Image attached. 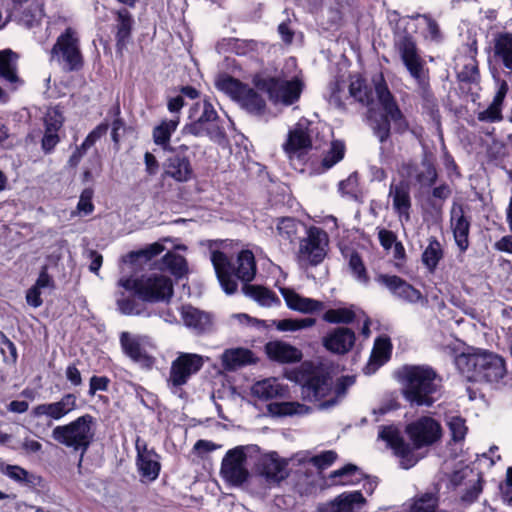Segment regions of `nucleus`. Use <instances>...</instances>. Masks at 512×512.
<instances>
[{
	"instance_id": "obj_42",
	"label": "nucleus",
	"mask_w": 512,
	"mask_h": 512,
	"mask_svg": "<svg viewBox=\"0 0 512 512\" xmlns=\"http://www.w3.org/2000/svg\"><path fill=\"white\" fill-rule=\"evenodd\" d=\"M17 56L11 50L0 51V79L14 85L19 82L16 73Z\"/></svg>"
},
{
	"instance_id": "obj_4",
	"label": "nucleus",
	"mask_w": 512,
	"mask_h": 512,
	"mask_svg": "<svg viewBox=\"0 0 512 512\" xmlns=\"http://www.w3.org/2000/svg\"><path fill=\"white\" fill-rule=\"evenodd\" d=\"M454 363L469 381L497 382L506 373L504 360L487 350L469 347L456 355Z\"/></svg>"
},
{
	"instance_id": "obj_25",
	"label": "nucleus",
	"mask_w": 512,
	"mask_h": 512,
	"mask_svg": "<svg viewBox=\"0 0 512 512\" xmlns=\"http://www.w3.org/2000/svg\"><path fill=\"white\" fill-rule=\"evenodd\" d=\"M164 176L170 177L177 182H188L193 177L190 159L180 152L169 156L164 163Z\"/></svg>"
},
{
	"instance_id": "obj_60",
	"label": "nucleus",
	"mask_w": 512,
	"mask_h": 512,
	"mask_svg": "<svg viewBox=\"0 0 512 512\" xmlns=\"http://www.w3.org/2000/svg\"><path fill=\"white\" fill-rule=\"evenodd\" d=\"M92 197H93V190L90 188L84 189L80 195V199L77 205V209L80 213H83L84 215L90 214L93 209V203H92Z\"/></svg>"
},
{
	"instance_id": "obj_43",
	"label": "nucleus",
	"mask_w": 512,
	"mask_h": 512,
	"mask_svg": "<svg viewBox=\"0 0 512 512\" xmlns=\"http://www.w3.org/2000/svg\"><path fill=\"white\" fill-rule=\"evenodd\" d=\"M443 258L441 243L435 238L428 239V245L422 253V263L430 273H433Z\"/></svg>"
},
{
	"instance_id": "obj_63",
	"label": "nucleus",
	"mask_w": 512,
	"mask_h": 512,
	"mask_svg": "<svg viewBox=\"0 0 512 512\" xmlns=\"http://www.w3.org/2000/svg\"><path fill=\"white\" fill-rule=\"evenodd\" d=\"M378 239H379L381 246L385 250H390L393 247V245L397 242L396 235L392 231L387 230V229L379 230Z\"/></svg>"
},
{
	"instance_id": "obj_6",
	"label": "nucleus",
	"mask_w": 512,
	"mask_h": 512,
	"mask_svg": "<svg viewBox=\"0 0 512 512\" xmlns=\"http://www.w3.org/2000/svg\"><path fill=\"white\" fill-rule=\"evenodd\" d=\"M373 81L375 94L378 104L382 109V113L378 116L370 109L369 120L375 136L380 142H384L388 139L390 134V121L394 123L398 131L406 130L407 123L385 84L383 77L380 75Z\"/></svg>"
},
{
	"instance_id": "obj_46",
	"label": "nucleus",
	"mask_w": 512,
	"mask_h": 512,
	"mask_svg": "<svg viewBox=\"0 0 512 512\" xmlns=\"http://www.w3.org/2000/svg\"><path fill=\"white\" fill-rule=\"evenodd\" d=\"M306 229L304 224L290 217L281 218L277 223L278 234L290 242L297 238L300 231L304 230L306 232Z\"/></svg>"
},
{
	"instance_id": "obj_1",
	"label": "nucleus",
	"mask_w": 512,
	"mask_h": 512,
	"mask_svg": "<svg viewBox=\"0 0 512 512\" xmlns=\"http://www.w3.org/2000/svg\"><path fill=\"white\" fill-rule=\"evenodd\" d=\"M295 379L301 386L303 400L315 403L319 410L336 407L355 383L354 376L334 380L324 369L307 362L297 370Z\"/></svg>"
},
{
	"instance_id": "obj_17",
	"label": "nucleus",
	"mask_w": 512,
	"mask_h": 512,
	"mask_svg": "<svg viewBox=\"0 0 512 512\" xmlns=\"http://www.w3.org/2000/svg\"><path fill=\"white\" fill-rule=\"evenodd\" d=\"M246 460V448L243 446H237L227 451L222 459L220 469L223 480L234 487L243 485L249 476Z\"/></svg>"
},
{
	"instance_id": "obj_14",
	"label": "nucleus",
	"mask_w": 512,
	"mask_h": 512,
	"mask_svg": "<svg viewBox=\"0 0 512 512\" xmlns=\"http://www.w3.org/2000/svg\"><path fill=\"white\" fill-rule=\"evenodd\" d=\"M51 57L66 71H78L82 68L83 57L79 38L74 29L69 27L60 34L52 48Z\"/></svg>"
},
{
	"instance_id": "obj_15",
	"label": "nucleus",
	"mask_w": 512,
	"mask_h": 512,
	"mask_svg": "<svg viewBox=\"0 0 512 512\" xmlns=\"http://www.w3.org/2000/svg\"><path fill=\"white\" fill-rule=\"evenodd\" d=\"M204 362V357L199 354L178 353L177 357L171 363L169 378L167 380L172 393L180 395L182 386L187 384L189 379L200 371Z\"/></svg>"
},
{
	"instance_id": "obj_32",
	"label": "nucleus",
	"mask_w": 512,
	"mask_h": 512,
	"mask_svg": "<svg viewBox=\"0 0 512 512\" xmlns=\"http://www.w3.org/2000/svg\"><path fill=\"white\" fill-rule=\"evenodd\" d=\"M265 351L270 359L280 363L297 362L302 357L299 349L282 341L268 342Z\"/></svg>"
},
{
	"instance_id": "obj_19",
	"label": "nucleus",
	"mask_w": 512,
	"mask_h": 512,
	"mask_svg": "<svg viewBox=\"0 0 512 512\" xmlns=\"http://www.w3.org/2000/svg\"><path fill=\"white\" fill-rule=\"evenodd\" d=\"M477 53V41L476 39H470L456 55L454 59L455 70L461 82L476 83L479 80Z\"/></svg>"
},
{
	"instance_id": "obj_13",
	"label": "nucleus",
	"mask_w": 512,
	"mask_h": 512,
	"mask_svg": "<svg viewBox=\"0 0 512 512\" xmlns=\"http://www.w3.org/2000/svg\"><path fill=\"white\" fill-rule=\"evenodd\" d=\"M328 243V234L323 229L309 227L299 243L298 263L303 267L319 265L326 256Z\"/></svg>"
},
{
	"instance_id": "obj_31",
	"label": "nucleus",
	"mask_w": 512,
	"mask_h": 512,
	"mask_svg": "<svg viewBox=\"0 0 512 512\" xmlns=\"http://www.w3.org/2000/svg\"><path fill=\"white\" fill-rule=\"evenodd\" d=\"M392 345L387 337H379L375 340L369 362L364 368L367 375L375 373L382 365H384L391 356Z\"/></svg>"
},
{
	"instance_id": "obj_45",
	"label": "nucleus",
	"mask_w": 512,
	"mask_h": 512,
	"mask_svg": "<svg viewBox=\"0 0 512 512\" xmlns=\"http://www.w3.org/2000/svg\"><path fill=\"white\" fill-rule=\"evenodd\" d=\"M329 478L333 484L352 485L362 478V474L353 464H347L341 469L333 471Z\"/></svg>"
},
{
	"instance_id": "obj_34",
	"label": "nucleus",
	"mask_w": 512,
	"mask_h": 512,
	"mask_svg": "<svg viewBox=\"0 0 512 512\" xmlns=\"http://www.w3.org/2000/svg\"><path fill=\"white\" fill-rule=\"evenodd\" d=\"M494 57L512 72V34L499 33L494 39Z\"/></svg>"
},
{
	"instance_id": "obj_57",
	"label": "nucleus",
	"mask_w": 512,
	"mask_h": 512,
	"mask_svg": "<svg viewBox=\"0 0 512 512\" xmlns=\"http://www.w3.org/2000/svg\"><path fill=\"white\" fill-rule=\"evenodd\" d=\"M0 350L4 357V361L15 363L17 360V349L14 343L0 331Z\"/></svg>"
},
{
	"instance_id": "obj_21",
	"label": "nucleus",
	"mask_w": 512,
	"mask_h": 512,
	"mask_svg": "<svg viewBox=\"0 0 512 512\" xmlns=\"http://www.w3.org/2000/svg\"><path fill=\"white\" fill-rule=\"evenodd\" d=\"M403 64L411 77L417 82L422 90H425L428 82L424 73V66L421 57L417 52L415 42L409 36H403L397 43Z\"/></svg>"
},
{
	"instance_id": "obj_11",
	"label": "nucleus",
	"mask_w": 512,
	"mask_h": 512,
	"mask_svg": "<svg viewBox=\"0 0 512 512\" xmlns=\"http://www.w3.org/2000/svg\"><path fill=\"white\" fill-rule=\"evenodd\" d=\"M322 139L318 125L301 118L288 132L283 149L289 159H302L311 149H320Z\"/></svg>"
},
{
	"instance_id": "obj_59",
	"label": "nucleus",
	"mask_w": 512,
	"mask_h": 512,
	"mask_svg": "<svg viewBox=\"0 0 512 512\" xmlns=\"http://www.w3.org/2000/svg\"><path fill=\"white\" fill-rule=\"evenodd\" d=\"M262 46L263 44L255 40H236L234 49L239 55H247L259 51Z\"/></svg>"
},
{
	"instance_id": "obj_18",
	"label": "nucleus",
	"mask_w": 512,
	"mask_h": 512,
	"mask_svg": "<svg viewBox=\"0 0 512 512\" xmlns=\"http://www.w3.org/2000/svg\"><path fill=\"white\" fill-rule=\"evenodd\" d=\"M120 345L124 354L134 363L147 369L153 366L154 358L150 353L153 345L147 336L122 332Z\"/></svg>"
},
{
	"instance_id": "obj_55",
	"label": "nucleus",
	"mask_w": 512,
	"mask_h": 512,
	"mask_svg": "<svg viewBox=\"0 0 512 512\" xmlns=\"http://www.w3.org/2000/svg\"><path fill=\"white\" fill-rule=\"evenodd\" d=\"M349 267L355 279L362 285L368 286L369 276L361 257L357 253H352L349 259Z\"/></svg>"
},
{
	"instance_id": "obj_41",
	"label": "nucleus",
	"mask_w": 512,
	"mask_h": 512,
	"mask_svg": "<svg viewBox=\"0 0 512 512\" xmlns=\"http://www.w3.org/2000/svg\"><path fill=\"white\" fill-rule=\"evenodd\" d=\"M359 309L355 305H344L328 309L322 319L330 324H350L357 317Z\"/></svg>"
},
{
	"instance_id": "obj_38",
	"label": "nucleus",
	"mask_w": 512,
	"mask_h": 512,
	"mask_svg": "<svg viewBox=\"0 0 512 512\" xmlns=\"http://www.w3.org/2000/svg\"><path fill=\"white\" fill-rule=\"evenodd\" d=\"M179 125V116L174 115L171 119L161 121L159 125L153 129V141L156 145L167 150L170 145V138Z\"/></svg>"
},
{
	"instance_id": "obj_23",
	"label": "nucleus",
	"mask_w": 512,
	"mask_h": 512,
	"mask_svg": "<svg viewBox=\"0 0 512 512\" xmlns=\"http://www.w3.org/2000/svg\"><path fill=\"white\" fill-rule=\"evenodd\" d=\"M77 407V397L72 393L65 394L59 401L43 403L32 409V415L36 418L47 417L51 420H61Z\"/></svg>"
},
{
	"instance_id": "obj_56",
	"label": "nucleus",
	"mask_w": 512,
	"mask_h": 512,
	"mask_svg": "<svg viewBox=\"0 0 512 512\" xmlns=\"http://www.w3.org/2000/svg\"><path fill=\"white\" fill-rule=\"evenodd\" d=\"M415 19L418 20L419 25H425L427 29V33L425 34L426 38H429L433 41H439L441 38L439 26L435 20H433L428 15H420L417 14Z\"/></svg>"
},
{
	"instance_id": "obj_28",
	"label": "nucleus",
	"mask_w": 512,
	"mask_h": 512,
	"mask_svg": "<svg viewBox=\"0 0 512 512\" xmlns=\"http://www.w3.org/2000/svg\"><path fill=\"white\" fill-rule=\"evenodd\" d=\"M251 395L260 401H268L275 398H284L289 393V387L271 377L259 380L251 386Z\"/></svg>"
},
{
	"instance_id": "obj_44",
	"label": "nucleus",
	"mask_w": 512,
	"mask_h": 512,
	"mask_svg": "<svg viewBox=\"0 0 512 512\" xmlns=\"http://www.w3.org/2000/svg\"><path fill=\"white\" fill-rule=\"evenodd\" d=\"M133 19L131 14L127 9H120L117 12V19H116V40H117V46L119 49H122L131 34Z\"/></svg>"
},
{
	"instance_id": "obj_12",
	"label": "nucleus",
	"mask_w": 512,
	"mask_h": 512,
	"mask_svg": "<svg viewBox=\"0 0 512 512\" xmlns=\"http://www.w3.org/2000/svg\"><path fill=\"white\" fill-rule=\"evenodd\" d=\"M350 98L367 106L373 103L372 90L359 75L352 76L349 83L344 79H336L329 86L328 100L331 105L343 108Z\"/></svg>"
},
{
	"instance_id": "obj_30",
	"label": "nucleus",
	"mask_w": 512,
	"mask_h": 512,
	"mask_svg": "<svg viewBox=\"0 0 512 512\" xmlns=\"http://www.w3.org/2000/svg\"><path fill=\"white\" fill-rule=\"evenodd\" d=\"M450 221L455 243L460 251L464 252L469 246L468 236L470 231V221L464 215L462 206L454 205L452 207Z\"/></svg>"
},
{
	"instance_id": "obj_10",
	"label": "nucleus",
	"mask_w": 512,
	"mask_h": 512,
	"mask_svg": "<svg viewBox=\"0 0 512 512\" xmlns=\"http://www.w3.org/2000/svg\"><path fill=\"white\" fill-rule=\"evenodd\" d=\"M93 424L94 418L85 414L66 425L56 426L52 430V438L55 441L75 451H80L79 466L93 441Z\"/></svg>"
},
{
	"instance_id": "obj_47",
	"label": "nucleus",
	"mask_w": 512,
	"mask_h": 512,
	"mask_svg": "<svg viewBox=\"0 0 512 512\" xmlns=\"http://www.w3.org/2000/svg\"><path fill=\"white\" fill-rule=\"evenodd\" d=\"M1 472L21 486L31 487L35 485L36 477L18 465H5Z\"/></svg>"
},
{
	"instance_id": "obj_24",
	"label": "nucleus",
	"mask_w": 512,
	"mask_h": 512,
	"mask_svg": "<svg viewBox=\"0 0 512 512\" xmlns=\"http://www.w3.org/2000/svg\"><path fill=\"white\" fill-rule=\"evenodd\" d=\"M356 335L353 330L347 327H337L330 330L322 340L326 350L334 354H346L354 346Z\"/></svg>"
},
{
	"instance_id": "obj_5",
	"label": "nucleus",
	"mask_w": 512,
	"mask_h": 512,
	"mask_svg": "<svg viewBox=\"0 0 512 512\" xmlns=\"http://www.w3.org/2000/svg\"><path fill=\"white\" fill-rule=\"evenodd\" d=\"M211 262L217 279L226 294H233L237 290L238 284L236 279L250 282L256 274L255 258L249 250H242L238 254L236 265L232 264L221 251H213L211 253Z\"/></svg>"
},
{
	"instance_id": "obj_64",
	"label": "nucleus",
	"mask_w": 512,
	"mask_h": 512,
	"mask_svg": "<svg viewBox=\"0 0 512 512\" xmlns=\"http://www.w3.org/2000/svg\"><path fill=\"white\" fill-rule=\"evenodd\" d=\"M58 132L46 131L42 139V148L45 152H51L59 142Z\"/></svg>"
},
{
	"instance_id": "obj_35",
	"label": "nucleus",
	"mask_w": 512,
	"mask_h": 512,
	"mask_svg": "<svg viewBox=\"0 0 512 512\" xmlns=\"http://www.w3.org/2000/svg\"><path fill=\"white\" fill-rule=\"evenodd\" d=\"M260 472L268 481L280 482L286 476L285 463L279 460L276 453L270 454L262 459Z\"/></svg>"
},
{
	"instance_id": "obj_48",
	"label": "nucleus",
	"mask_w": 512,
	"mask_h": 512,
	"mask_svg": "<svg viewBox=\"0 0 512 512\" xmlns=\"http://www.w3.org/2000/svg\"><path fill=\"white\" fill-rule=\"evenodd\" d=\"M116 302L118 309L122 314L144 317H148L150 315L142 304L138 303L133 298L126 297L123 292L116 294Z\"/></svg>"
},
{
	"instance_id": "obj_61",
	"label": "nucleus",
	"mask_w": 512,
	"mask_h": 512,
	"mask_svg": "<svg viewBox=\"0 0 512 512\" xmlns=\"http://www.w3.org/2000/svg\"><path fill=\"white\" fill-rule=\"evenodd\" d=\"M63 118L57 111H49L45 117V130L58 132L62 127Z\"/></svg>"
},
{
	"instance_id": "obj_27",
	"label": "nucleus",
	"mask_w": 512,
	"mask_h": 512,
	"mask_svg": "<svg viewBox=\"0 0 512 512\" xmlns=\"http://www.w3.org/2000/svg\"><path fill=\"white\" fill-rule=\"evenodd\" d=\"M360 491L344 492L319 507V512H355L365 504Z\"/></svg>"
},
{
	"instance_id": "obj_3",
	"label": "nucleus",
	"mask_w": 512,
	"mask_h": 512,
	"mask_svg": "<svg viewBox=\"0 0 512 512\" xmlns=\"http://www.w3.org/2000/svg\"><path fill=\"white\" fill-rule=\"evenodd\" d=\"M402 395L410 406L430 407L437 400L441 376L428 365H404L396 371Z\"/></svg>"
},
{
	"instance_id": "obj_2",
	"label": "nucleus",
	"mask_w": 512,
	"mask_h": 512,
	"mask_svg": "<svg viewBox=\"0 0 512 512\" xmlns=\"http://www.w3.org/2000/svg\"><path fill=\"white\" fill-rule=\"evenodd\" d=\"M406 433L413 443L411 447L404 441L399 430L392 426H384L379 431V437L387 442L395 455L400 459V466L410 469L419 460L415 449L430 446L442 436L440 423L430 416H422L406 426Z\"/></svg>"
},
{
	"instance_id": "obj_58",
	"label": "nucleus",
	"mask_w": 512,
	"mask_h": 512,
	"mask_svg": "<svg viewBox=\"0 0 512 512\" xmlns=\"http://www.w3.org/2000/svg\"><path fill=\"white\" fill-rule=\"evenodd\" d=\"M164 261L171 272L176 276L183 275L187 269L186 260L180 255L167 253L164 257Z\"/></svg>"
},
{
	"instance_id": "obj_49",
	"label": "nucleus",
	"mask_w": 512,
	"mask_h": 512,
	"mask_svg": "<svg viewBox=\"0 0 512 512\" xmlns=\"http://www.w3.org/2000/svg\"><path fill=\"white\" fill-rule=\"evenodd\" d=\"M337 459V454L335 451L328 450L321 452L318 455L309 456V453L300 454L297 460L300 463L309 462L312 463L319 470H324L331 466L335 460Z\"/></svg>"
},
{
	"instance_id": "obj_52",
	"label": "nucleus",
	"mask_w": 512,
	"mask_h": 512,
	"mask_svg": "<svg viewBox=\"0 0 512 512\" xmlns=\"http://www.w3.org/2000/svg\"><path fill=\"white\" fill-rule=\"evenodd\" d=\"M316 320L314 318L301 319H282L274 321V325L279 331H298L314 326Z\"/></svg>"
},
{
	"instance_id": "obj_36",
	"label": "nucleus",
	"mask_w": 512,
	"mask_h": 512,
	"mask_svg": "<svg viewBox=\"0 0 512 512\" xmlns=\"http://www.w3.org/2000/svg\"><path fill=\"white\" fill-rule=\"evenodd\" d=\"M273 416H304L312 412V408L297 401L273 402L268 405Z\"/></svg>"
},
{
	"instance_id": "obj_62",
	"label": "nucleus",
	"mask_w": 512,
	"mask_h": 512,
	"mask_svg": "<svg viewBox=\"0 0 512 512\" xmlns=\"http://www.w3.org/2000/svg\"><path fill=\"white\" fill-rule=\"evenodd\" d=\"M109 379L105 376H93L90 379L89 394L94 395L97 391H106L108 389Z\"/></svg>"
},
{
	"instance_id": "obj_51",
	"label": "nucleus",
	"mask_w": 512,
	"mask_h": 512,
	"mask_svg": "<svg viewBox=\"0 0 512 512\" xmlns=\"http://www.w3.org/2000/svg\"><path fill=\"white\" fill-rule=\"evenodd\" d=\"M164 251V246L161 243L155 242L153 244L148 245L146 248L131 252L125 257H123V261L129 262L131 264L137 263L139 260H150L154 256L159 255Z\"/></svg>"
},
{
	"instance_id": "obj_8",
	"label": "nucleus",
	"mask_w": 512,
	"mask_h": 512,
	"mask_svg": "<svg viewBox=\"0 0 512 512\" xmlns=\"http://www.w3.org/2000/svg\"><path fill=\"white\" fill-rule=\"evenodd\" d=\"M188 120L182 129L183 134L209 136L211 139L223 137L224 128L219 124L218 114L207 98L198 99L188 110Z\"/></svg>"
},
{
	"instance_id": "obj_7",
	"label": "nucleus",
	"mask_w": 512,
	"mask_h": 512,
	"mask_svg": "<svg viewBox=\"0 0 512 512\" xmlns=\"http://www.w3.org/2000/svg\"><path fill=\"white\" fill-rule=\"evenodd\" d=\"M118 286L149 303L168 302L173 296V283L170 277L161 273H149L140 277L122 276Z\"/></svg>"
},
{
	"instance_id": "obj_33",
	"label": "nucleus",
	"mask_w": 512,
	"mask_h": 512,
	"mask_svg": "<svg viewBox=\"0 0 512 512\" xmlns=\"http://www.w3.org/2000/svg\"><path fill=\"white\" fill-rule=\"evenodd\" d=\"M181 316L184 324L197 333L205 332L211 326L210 315L190 305L182 306Z\"/></svg>"
},
{
	"instance_id": "obj_20",
	"label": "nucleus",
	"mask_w": 512,
	"mask_h": 512,
	"mask_svg": "<svg viewBox=\"0 0 512 512\" xmlns=\"http://www.w3.org/2000/svg\"><path fill=\"white\" fill-rule=\"evenodd\" d=\"M375 281L386 287L401 302L407 304L426 303L425 297L418 289L397 275L378 274Z\"/></svg>"
},
{
	"instance_id": "obj_54",
	"label": "nucleus",
	"mask_w": 512,
	"mask_h": 512,
	"mask_svg": "<svg viewBox=\"0 0 512 512\" xmlns=\"http://www.w3.org/2000/svg\"><path fill=\"white\" fill-rule=\"evenodd\" d=\"M446 424L454 442L464 440L468 431L465 419L460 416H448L446 418Z\"/></svg>"
},
{
	"instance_id": "obj_53",
	"label": "nucleus",
	"mask_w": 512,
	"mask_h": 512,
	"mask_svg": "<svg viewBox=\"0 0 512 512\" xmlns=\"http://www.w3.org/2000/svg\"><path fill=\"white\" fill-rule=\"evenodd\" d=\"M345 154V146L341 141H333L330 144L329 150L323 157L322 166L325 170L332 168L335 164L340 162Z\"/></svg>"
},
{
	"instance_id": "obj_9",
	"label": "nucleus",
	"mask_w": 512,
	"mask_h": 512,
	"mask_svg": "<svg viewBox=\"0 0 512 512\" xmlns=\"http://www.w3.org/2000/svg\"><path fill=\"white\" fill-rule=\"evenodd\" d=\"M216 87L230 96L249 114L265 121L270 119L264 98L247 84H243L229 75H222L216 80Z\"/></svg>"
},
{
	"instance_id": "obj_26",
	"label": "nucleus",
	"mask_w": 512,
	"mask_h": 512,
	"mask_svg": "<svg viewBox=\"0 0 512 512\" xmlns=\"http://www.w3.org/2000/svg\"><path fill=\"white\" fill-rule=\"evenodd\" d=\"M389 197L392 199L394 212L401 222L410 220L411 197L410 188L404 181L392 183L389 189Z\"/></svg>"
},
{
	"instance_id": "obj_29",
	"label": "nucleus",
	"mask_w": 512,
	"mask_h": 512,
	"mask_svg": "<svg viewBox=\"0 0 512 512\" xmlns=\"http://www.w3.org/2000/svg\"><path fill=\"white\" fill-rule=\"evenodd\" d=\"M282 297L289 309L304 313L312 314L324 309V303L319 300L304 297L291 288H280Z\"/></svg>"
},
{
	"instance_id": "obj_16",
	"label": "nucleus",
	"mask_w": 512,
	"mask_h": 512,
	"mask_svg": "<svg viewBox=\"0 0 512 512\" xmlns=\"http://www.w3.org/2000/svg\"><path fill=\"white\" fill-rule=\"evenodd\" d=\"M263 89L266 90L274 104L290 106L299 100L303 83L297 76L290 79L284 76H275L263 81Z\"/></svg>"
},
{
	"instance_id": "obj_39",
	"label": "nucleus",
	"mask_w": 512,
	"mask_h": 512,
	"mask_svg": "<svg viewBox=\"0 0 512 512\" xmlns=\"http://www.w3.org/2000/svg\"><path fill=\"white\" fill-rule=\"evenodd\" d=\"M508 84L505 80L497 81V91L490 106L481 113L480 119L495 122L501 119V107L508 92Z\"/></svg>"
},
{
	"instance_id": "obj_50",
	"label": "nucleus",
	"mask_w": 512,
	"mask_h": 512,
	"mask_svg": "<svg viewBox=\"0 0 512 512\" xmlns=\"http://www.w3.org/2000/svg\"><path fill=\"white\" fill-rule=\"evenodd\" d=\"M415 179L421 187L432 186L437 179L435 166L429 160L424 159L421 165L415 169Z\"/></svg>"
},
{
	"instance_id": "obj_22",
	"label": "nucleus",
	"mask_w": 512,
	"mask_h": 512,
	"mask_svg": "<svg viewBox=\"0 0 512 512\" xmlns=\"http://www.w3.org/2000/svg\"><path fill=\"white\" fill-rule=\"evenodd\" d=\"M135 448L136 465L141 477L147 481H154L161 470L159 455L153 449H149L146 442L139 438L136 440Z\"/></svg>"
},
{
	"instance_id": "obj_40",
	"label": "nucleus",
	"mask_w": 512,
	"mask_h": 512,
	"mask_svg": "<svg viewBox=\"0 0 512 512\" xmlns=\"http://www.w3.org/2000/svg\"><path fill=\"white\" fill-rule=\"evenodd\" d=\"M243 293L264 307H272L280 304L279 298L269 289L245 283L242 288Z\"/></svg>"
},
{
	"instance_id": "obj_37",
	"label": "nucleus",
	"mask_w": 512,
	"mask_h": 512,
	"mask_svg": "<svg viewBox=\"0 0 512 512\" xmlns=\"http://www.w3.org/2000/svg\"><path fill=\"white\" fill-rule=\"evenodd\" d=\"M221 359L227 370H234L254 361L252 351L246 348L227 349L223 352Z\"/></svg>"
}]
</instances>
